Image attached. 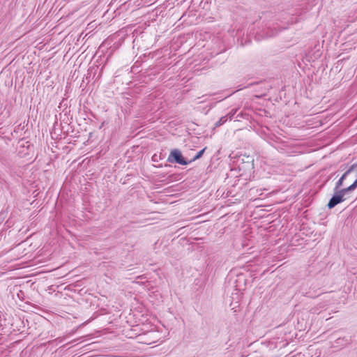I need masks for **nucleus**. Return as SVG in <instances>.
Returning a JSON list of instances; mask_svg holds the SVG:
<instances>
[{"label": "nucleus", "mask_w": 357, "mask_h": 357, "mask_svg": "<svg viewBox=\"0 0 357 357\" xmlns=\"http://www.w3.org/2000/svg\"><path fill=\"white\" fill-rule=\"evenodd\" d=\"M167 162H176L182 165H187L191 162V161H188L183 158L181 152L178 149L172 150L168 156Z\"/></svg>", "instance_id": "nucleus-1"}, {"label": "nucleus", "mask_w": 357, "mask_h": 357, "mask_svg": "<svg viewBox=\"0 0 357 357\" xmlns=\"http://www.w3.org/2000/svg\"><path fill=\"white\" fill-rule=\"evenodd\" d=\"M344 195L343 192H342V190H338L337 192H335V194L332 196V197L330 199L327 206L329 209L333 208L335 206H337L338 204H340L343 202L345 200V198L344 197Z\"/></svg>", "instance_id": "nucleus-2"}, {"label": "nucleus", "mask_w": 357, "mask_h": 357, "mask_svg": "<svg viewBox=\"0 0 357 357\" xmlns=\"http://www.w3.org/2000/svg\"><path fill=\"white\" fill-rule=\"evenodd\" d=\"M355 169V165H351L341 176V178L337 181L334 188V192H337L340 190V187L343 184V181L346 179L347 176L354 170Z\"/></svg>", "instance_id": "nucleus-3"}, {"label": "nucleus", "mask_w": 357, "mask_h": 357, "mask_svg": "<svg viewBox=\"0 0 357 357\" xmlns=\"http://www.w3.org/2000/svg\"><path fill=\"white\" fill-rule=\"evenodd\" d=\"M328 303L324 302V300H322L321 302H320L316 307L311 309V311L313 313H319L318 310L322 309L328 306Z\"/></svg>", "instance_id": "nucleus-4"}, {"label": "nucleus", "mask_w": 357, "mask_h": 357, "mask_svg": "<svg viewBox=\"0 0 357 357\" xmlns=\"http://www.w3.org/2000/svg\"><path fill=\"white\" fill-rule=\"evenodd\" d=\"M356 188H357V181L355 180V181L351 185H349L348 188L341 189V190H342V192H343L344 195H345L346 193L354 190Z\"/></svg>", "instance_id": "nucleus-5"}, {"label": "nucleus", "mask_w": 357, "mask_h": 357, "mask_svg": "<svg viewBox=\"0 0 357 357\" xmlns=\"http://www.w3.org/2000/svg\"><path fill=\"white\" fill-rule=\"evenodd\" d=\"M228 120L227 115L222 116L215 124L216 127H219L226 123Z\"/></svg>", "instance_id": "nucleus-6"}, {"label": "nucleus", "mask_w": 357, "mask_h": 357, "mask_svg": "<svg viewBox=\"0 0 357 357\" xmlns=\"http://www.w3.org/2000/svg\"><path fill=\"white\" fill-rule=\"evenodd\" d=\"M206 147H205V148L202 149L201 151H199V152H198V153H197V154L193 157V158L190 160V161H191V162H194V161H195V160H198L199 158H200L203 155V154H204V151H206Z\"/></svg>", "instance_id": "nucleus-7"}, {"label": "nucleus", "mask_w": 357, "mask_h": 357, "mask_svg": "<svg viewBox=\"0 0 357 357\" xmlns=\"http://www.w3.org/2000/svg\"><path fill=\"white\" fill-rule=\"evenodd\" d=\"M322 300L324 302L328 303V305L331 304L332 301L333 300V297L331 296V293L326 294L323 296Z\"/></svg>", "instance_id": "nucleus-8"}, {"label": "nucleus", "mask_w": 357, "mask_h": 357, "mask_svg": "<svg viewBox=\"0 0 357 357\" xmlns=\"http://www.w3.org/2000/svg\"><path fill=\"white\" fill-rule=\"evenodd\" d=\"M236 112H237V109H232L229 113H228L227 114L228 119L231 120L233 118V116H234V114L236 113Z\"/></svg>", "instance_id": "nucleus-9"}, {"label": "nucleus", "mask_w": 357, "mask_h": 357, "mask_svg": "<svg viewBox=\"0 0 357 357\" xmlns=\"http://www.w3.org/2000/svg\"><path fill=\"white\" fill-rule=\"evenodd\" d=\"M152 160L154 161V162H157L158 161V155H157V154H154L153 155Z\"/></svg>", "instance_id": "nucleus-10"}, {"label": "nucleus", "mask_w": 357, "mask_h": 357, "mask_svg": "<svg viewBox=\"0 0 357 357\" xmlns=\"http://www.w3.org/2000/svg\"><path fill=\"white\" fill-rule=\"evenodd\" d=\"M275 34V33H271V34H269V35H268V36H270V37H271V36H274Z\"/></svg>", "instance_id": "nucleus-11"}, {"label": "nucleus", "mask_w": 357, "mask_h": 357, "mask_svg": "<svg viewBox=\"0 0 357 357\" xmlns=\"http://www.w3.org/2000/svg\"><path fill=\"white\" fill-rule=\"evenodd\" d=\"M240 115L242 116V114H238L237 117L240 116Z\"/></svg>", "instance_id": "nucleus-12"}]
</instances>
